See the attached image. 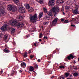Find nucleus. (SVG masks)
<instances>
[{"mask_svg":"<svg viewBox=\"0 0 79 79\" xmlns=\"http://www.w3.org/2000/svg\"><path fill=\"white\" fill-rule=\"evenodd\" d=\"M11 26H16L18 28H21L22 27L24 26V23H19L18 24V21L17 20H15L10 23Z\"/></svg>","mask_w":79,"mask_h":79,"instance_id":"f257e3e1","label":"nucleus"},{"mask_svg":"<svg viewBox=\"0 0 79 79\" xmlns=\"http://www.w3.org/2000/svg\"><path fill=\"white\" fill-rule=\"evenodd\" d=\"M30 21L31 22H33L34 23H35L37 21L38 19L37 14H35L33 15H30Z\"/></svg>","mask_w":79,"mask_h":79,"instance_id":"f03ea898","label":"nucleus"},{"mask_svg":"<svg viewBox=\"0 0 79 79\" xmlns=\"http://www.w3.org/2000/svg\"><path fill=\"white\" fill-rule=\"evenodd\" d=\"M52 11L54 13H55L54 15H56L59 13L60 11V10L59 9V7H52Z\"/></svg>","mask_w":79,"mask_h":79,"instance_id":"7ed1b4c3","label":"nucleus"},{"mask_svg":"<svg viewBox=\"0 0 79 79\" xmlns=\"http://www.w3.org/2000/svg\"><path fill=\"white\" fill-rule=\"evenodd\" d=\"M19 13H24L26 12L25 8L24 7H20L19 9Z\"/></svg>","mask_w":79,"mask_h":79,"instance_id":"20e7f679","label":"nucleus"},{"mask_svg":"<svg viewBox=\"0 0 79 79\" xmlns=\"http://www.w3.org/2000/svg\"><path fill=\"white\" fill-rule=\"evenodd\" d=\"M0 11H1V13H0V17L2 16V15H1L2 14V15H3L5 13V9L3 8V7L2 6H0Z\"/></svg>","mask_w":79,"mask_h":79,"instance_id":"39448f33","label":"nucleus"},{"mask_svg":"<svg viewBox=\"0 0 79 79\" xmlns=\"http://www.w3.org/2000/svg\"><path fill=\"white\" fill-rule=\"evenodd\" d=\"M55 0H49L48 5L50 6H53Z\"/></svg>","mask_w":79,"mask_h":79,"instance_id":"423d86ee","label":"nucleus"},{"mask_svg":"<svg viewBox=\"0 0 79 79\" xmlns=\"http://www.w3.org/2000/svg\"><path fill=\"white\" fill-rule=\"evenodd\" d=\"M57 21H58V18H55L52 21V26H55L56 24V23H57Z\"/></svg>","mask_w":79,"mask_h":79,"instance_id":"0eeeda50","label":"nucleus"},{"mask_svg":"<svg viewBox=\"0 0 79 79\" xmlns=\"http://www.w3.org/2000/svg\"><path fill=\"white\" fill-rule=\"evenodd\" d=\"M73 13L75 15H79V10L78 8H76L75 9L73 12Z\"/></svg>","mask_w":79,"mask_h":79,"instance_id":"6e6552de","label":"nucleus"},{"mask_svg":"<svg viewBox=\"0 0 79 79\" xmlns=\"http://www.w3.org/2000/svg\"><path fill=\"white\" fill-rule=\"evenodd\" d=\"M13 7V6H12V5H8L7 7V9L8 11H11L12 10Z\"/></svg>","mask_w":79,"mask_h":79,"instance_id":"1a4fd4ad","label":"nucleus"},{"mask_svg":"<svg viewBox=\"0 0 79 79\" xmlns=\"http://www.w3.org/2000/svg\"><path fill=\"white\" fill-rule=\"evenodd\" d=\"M63 3H64L63 0H58L56 2V3L57 4H63Z\"/></svg>","mask_w":79,"mask_h":79,"instance_id":"9d476101","label":"nucleus"},{"mask_svg":"<svg viewBox=\"0 0 79 79\" xmlns=\"http://www.w3.org/2000/svg\"><path fill=\"white\" fill-rule=\"evenodd\" d=\"M10 30L11 32V34H13L15 32V29L12 27L10 28Z\"/></svg>","mask_w":79,"mask_h":79,"instance_id":"9b49d317","label":"nucleus"},{"mask_svg":"<svg viewBox=\"0 0 79 79\" xmlns=\"http://www.w3.org/2000/svg\"><path fill=\"white\" fill-rule=\"evenodd\" d=\"M71 58L72 59H73L74 58V56L72 54H70L69 56L67 57V58L68 60H70L71 59Z\"/></svg>","mask_w":79,"mask_h":79,"instance_id":"f8f14e48","label":"nucleus"},{"mask_svg":"<svg viewBox=\"0 0 79 79\" xmlns=\"http://www.w3.org/2000/svg\"><path fill=\"white\" fill-rule=\"evenodd\" d=\"M21 66L22 68H25L26 66V63L24 62H23L21 63Z\"/></svg>","mask_w":79,"mask_h":79,"instance_id":"ddd939ff","label":"nucleus"},{"mask_svg":"<svg viewBox=\"0 0 79 79\" xmlns=\"http://www.w3.org/2000/svg\"><path fill=\"white\" fill-rule=\"evenodd\" d=\"M11 10H12V11L13 12L16 11L17 10V8H16V7L13 6V7H12Z\"/></svg>","mask_w":79,"mask_h":79,"instance_id":"4468645a","label":"nucleus"},{"mask_svg":"<svg viewBox=\"0 0 79 79\" xmlns=\"http://www.w3.org/2000/svg\"><path fill=\"white\" fill-rule=\"evenodd\" d=\"M43 15V12H41L40 13L39 15L38 16V18L39 19H40L42 18V16Z\"/></svg>","mask_w":79,"mask_h":79,"instance_id":"2eb2a0df","label":"nucleus"},{"mask_svg":"<svg viewBox=\"0 0 79 79\" xmlns=\"http://www.w3.org/2000/svg\"><path fill=\"white\" fill-rule=\"evenodd\" d=\"M44 18L45 20H49V19H50V17L48 15H46L45 16Z\"/></svg>","mask_w":79,"mask_h":79,"instance_id":"dca6fc26","label":"nucleus"},{"mask_svg":"<svg viewBox=\"0 0 79 79\" xmlns=\"http://www.w3.org/2000/svg\"><path fill=\"white\" fill-rule=\"evenodd\" d=\"M8 35L6 34L4 35V36L3 37V39L4 41H6V39H7V38H8Z\"/></svg>","mask_w":79,"mask_h":79,"instance_id":"f3484780","label":"nucleus"},{"mask_svg":"<svg viewBox=\"0 0 79 79\" xmlns=\"http://www.w3.org/2000/svg\"><path fill=\"white\" fill-rule=\"evenodd\" d=\"M25 6L26 9L29 10V9L30 8V6H29V5L26 4L24 5Z\"/></svg>","mask_w":79,"mask_h":79,"instance_id":"a211bd4d","label":"nucleus"},{"mask_svg":"<svg viewBox=\"0 0 79 79\" xmlns=\"http://www.w3.org/2000/svg\"><path fill=\"white\" fill-rule=\"evenodd\" d=\"M4 52L5 53H9V52H10V50L8 49L7 48H6L4 49Z\"/></svg>","mask_w":79,"mask_h":79,"instance_id":"6ab92c4d","label":"nucleus"},{"mask_svg":"<svg viewBox=\"0 0 79 79\" xmlns=\"http://www.w3.org/2000/svg\"><path fill=\"white\" fill-rule=\"evenodd\" d=\"M34 68L33 67L30 66L29 68V71H31V72H32V71H34Z\"/></svg>","mask_w":79,"mask_h":79,"instance_id":"aec40b11","label":"nucleus"},{"mask_svg":"<svg viewBox=\"0 0 79 79\" xmlns=\"http://www.w3.org/2000/svg\"><path fill=\"white\" fill-rule=\"evenodd\" d=\"M34 11V9L32 7H30L28 9V11L29 12H32Z\"/></svg>","mask_w":79,"mask_h":79,"instance_id":"412c9836","label":"nucleus"},{"mask_svg":"<svg viewBox=\"0 0 79 79\" xmlns=\"http://www.w3.org/2000/svg\"><path fill=\"white\" fill-rule=\"evenodd\" d=\"M13 1H14L15 3H16V4H17V3H19V0H13Z\"/></svg>","mask_w":79,"mask_h":79,"instance_id":"4be33fe9","label":"nucleus"},{"mask_svg":"<svg viewBox=\"0 0 79 79\" xmlns=\"http://www.w3.org/2000/svg\"><path fill=\"white\" fill-rule=\"evenodd\" d=\"M38 2L40 3V4H44V1L43 0H40L38 1Z\"/></svg>","mask_w":79,"mask_h":79,"instance_id":"5701e85b","label":"nucleus"},{"mask_svg":"<svg viewBox=\"0 0 79 79\" xmlns=\"http://www.w3.org/2000/svg\"><path fill=\"white\" fill-rule=\"evenodd\" d=\"M48 15H49V16H53V15L52 14V12H48Z\"/></svg>","mask_w":79,"mask_h":79,"instance_id":"b1692460","label":"nucleus"},{"mask_svg":"<svg viewBox=\"0 0 79 79\" xmlns=\"http://www.w3.org/2000/svg\"><path fill=\"white\" fill-rule=\"evenodd\" d=\"M7 26V25H4L3 26H2V27H3L4 31H5L6 28V27Z\"/></svg>","mask_w":79,"mask_h":79,"instance_id":"393cba45","label":"nucleus"},{"mask_svg":"<svg viewBox=\"0 0 79 79\" xmlns=\"http://www.w3.org/2000/svg\"><path fill=\"white\" fill-rule=\"evenodd\" d=\"M4 32L5 31H4V29L3 27H2L1 28H0V32Z\"/></svg>","mask_w":79,"mask_h":79,"instance_id":"a878e982","label":"nucleus"},{"mask_svg":"<svg viewBox=\"0 0 79 79\" xmlns=\"http://www.w3.org/2000/svg\"><path fill=\"white\" fill-rule=\"evenodd\" d=\"M79 74L77 73H73V76H77Z\"/></svg>","mask_w":79,"mask_h":79,"instance_id":"bb28decb","label":"nucleus"},{"mask_svg":"<svg viewBox=\"0 0 79 79\" xmlns=\"http://www.w3.org/2000/svg\"><path fill=\"white\" fill-rule=\"evenodd\" d=\"M24 53V54L23 55V56L25 58H26V57H27V53L26 52H25Z\"/></svg>","mask_w":79,"mask_h":79,"instance_id":"cd10ccee","label":"nucleus"},{"mask_svg":"<svg viewBox=\"0 0 79 79\" xmlns=\"http://www.w3.org/2000/svg\"><path fill=\"white\" fill-rule=\"evenodd\" d=\"M43 10L44 13H47V9L45 8V7L43 8Z\"/></svg>","mask_w":79,"mask_h":79,"instance_id":"c85d7f7f","label":"nucleus"},{"mask_svg":"<svg viewBox=\"0 0 79 79\" xmlns=\"http://www.w3.org/2000/svg\"><path fill=\"white\" fill-rule=\"evenodd\" d=\"M34 67L35 69H37V68H38V65H37V64H35L34 65Z\"/></svg>","mask_w":79,"mask_h":79,"instance_id":"c756f323","label":"nucleus"},{"mask_svg":"<svg viewBox=\"0 0 79 79\" xmlns=\"http://www.w3.org/2000/svg\"><path fill=\"white\" fill-rule=\"evenodd\" d=\"M69 8H70V7L69 6H65V9L67 10H68Z\"/></svg>","mask_w":79,"mask_h":79,"instance_id":"7c9ffc66","label":"nucleus"},{"mask_svg":"<svg viewBox=\"0 0 79 79\" xmlns=\"http://www.w3.org/2000/svg\"><path fill=\"white\" fill-rule=\"evenodd\" d=\"M42 33H41L39 35V38H42Z\"/></svg>","mask_w":79,"mask_h":79,"instance_id":"2f4dec72","label":"nucleus"},{"mask_svg":"<svg viewBox=\"0 0 79 79\" xmlns=\"http://www.w3.org/2000/svg\"><path fill=\"white\" fill-rule=\"evenodd\" d=\"M69 21L68 20H66L64 21V23H69Z\"/></svg>","mask_w":79,"mask_h":79,"instance_id":"473e14b6","label":"nucleus"},{"mask_svg":"<svg viewBox=\"0 0 79 79\" xmlns=\"http://www.w3.org/2000/svg\"><path fill=\"white\" fill-rule=\"evenodd\" d=\"M60 68H64V66L63 65H61L59 66Z\"/></svg>","mask_w":79,"mask_h":79,"instance_id":"72a5a7b5","label":"nucleus"},{"mask_svg":"<svg viewBox=\"0 0 79 79\" xmlns=\"http://www.w3.org/2000/svg\"><path fill=\"white\" fill-rule=\"evenodd\" d=\"M30 58L31 59H32V58H34V56L32 55L30 56Z\"/></svg>","mask_w":79,"mask_h":79,"instance_id":"f704fd0d","label":"nucleus"},{"mask_svg":"<svg viewBox=\"0 0 79 79\" xmlns=\"http://www.w3.org/2000/svg\"><path fill=\"white\" fill-rule=\"evenodd\" d=\"M69 75V73H65V76L66 77H67V76H68V75Z\"/></svg>","mask_w":79,"mask_h":79,"instance_id":"c9c22d12","label":"nucleus"},{"mask_svg":"<svg viewBox=\"0 0 79 79\" xmlns=\"http://www.w3.org/2000/svg\"><path fill=\"white\" fill-rule=\"evenodd\" d=\"M72 19H73L72 21H76V19H75V18H73Z\"/></svg>","mask_w":79,"mask_h":79,"instance_id":"e433bc0d","label":"nucleus"},{"mask_svg":"<svg viewBox=\"0 0 79 79\" xmlns=\"http://www.w3.org/2000/svg\"><path fill=\"white\" fill-rule=\"evenodd\" d=\"M48 23H49V22H47L45 23V25H47L48 24Z\"/></svg>","mask_w":79,"mask_h":79,"instance_id":"4c0bfd02","label":"nucleus"},{"mask_svg":"<svg viewBox=\"0 0 79 79\" xmlns=\"http://www.w3.org/2000/svg\"><path fill=\"white\" fill-rule=\"evenodd\" d=\"M61 21H64V19H61Z\"/></svg>","mask_w":79,"mask_h":79,"instance_id":"58836bf2","label":"nucleus"},{"mask_svg":"<svg viewBox=\"0 0 79 79\" xmlns=\"http://www.w3.org/2000/svg\"><path fill=\"white\" fill-rule=\"evenodd\" d=\"M73 69H75V70L76 69V70H77V67H74L73 68Z\"/></svg>","mask_w":79,"mask_h":79,"instance_id":"ea45409f","label":"nucleus"},{"mask_svg":"<svg viewBox=\"0 0 79 79\" xmlns=\"http://www.w3.org/2000/svg\"><path fill=\"white\" fill-rule=\"evenodd\" d=\"M44 39H48V38H47V37H45V36H44Z\"/></svg>","mask_w":79,"mask_h":79,"instance_id":"a19ab883","label":"nucleus"},{"mask_svg":"<svg viewBox=\"0 0 79 79\" xmlns=\"http://www.w3.org/2000/svg\"><path fill=\"white\" fill-rule=\"evenodd\" d=\"M37 61H38L39 62H40V60L39 59L38 60H37Z\"/></svg>","mask_w":79,"mask_h":79,"instance_id":"79ce46f5","label":"nucleus"},{"mask_svg":"<svg viewBox=\"0 0 79 79\" xmlns=\"http://www.w3.org/2000/svg\"><path fill=\"white\" fill-rule=\"evenodd\" d=\"M71 26L72 27H73H73H75V25H74L73 24H71Z\"/></svg>","mask_w":79,"mask_h":79,"instance_id":"37998d69","label":"nucleus"},{"mask_svg":"<svg viewBox=\"0 0 79 79\" xmlns=\"http://www.w3.org/2000/svg\"><path fill=\"white\" fill-rule=\"evenodd\" d=\"M23 18V17H22V16H20L19 17V19H20V18Z\"/></svg>","mask_w":79,"mask_h":79,"instance_id":"c03bdc74","label":"nucleus"},{"mask_svg":"<svg viewBox=\"0 0 79 79\" xmlns=\"http://www.w3.org/2000/svg\"><path fill=\"white\" fill-rule=\"evenodd\" d=\"M28 52L29 53H31V51L30 50H29L28 51Z\"/></svg>","mask_w":79,"mask_h":79,"instance_id":"a18cd8bd","label":"nucleus"},{"mask_svg":"<svg viewBox=\"0 0 79 79\" xmlns=\"http://www.w3.org/2000/svg\"><path fill=\"white\" fill-rule=\"evenodd\" d=\"M64 77H61L60 79H64Z\"/></svg>","mask_w":79,"mask_h":79,"instance_id":"49530a36","label":"nucleus"},{"mask_svg":"<svg viewBox=\"0 0 79 79\" xmlns=\"http://www.w3.org/2000/svg\"><path fill=\"white\" fill-rule=\"evenodd\" d=\"M41 29H44V26H42L41 27Z\"/></svg>","mask_w":79,"mask_h":79,"instance_id":"de8ad7c7","label":"nucleus"},{"mask_svg":"<svg viewBox=\"0 0 79 79\" xmlns=\"http://www.w3.org/2000/svg\"><path fill=\"white\" fill-rule=\"evenodd\" d=\"M39 41H40V42H41V41H42V39H40L39 40Z\"/></svg>","mask_w":79,"mask_h":79,"instance_id":"09e8293b","label":"nucleus"},{"mask_svg":"<svg viewBox=\"0 0 79 79\" xmlns=\"http://www.w3.org/2000/svg\"><path fill=\"white\" fill-rule=\"evenodd\" d=\"M34 45L35 46V47H36V44L35 43L34 44Z\"/></svg>","mask_w":79,"mask_h":79,"instance_id":"8fccbe9b","label":"nucleus"},{"mask_svg":"<svg viewBox=\"0 0 79 79\" xmlns=\"http://www.w3.org/2000/svg\"><path fill=\"white\" fill-rule=\"evenodd\" d=\"M19 73H22V71H21V70H20L19 71Z\"/></svg>","mask_w":79,"mask_h":79,"instance_id":"3c124183","label":"nucleus"},{"mask_svg":"<svg viewBox=\"0 0 79 79\" xmlns=\"http://www.w3.org/2000/svg\"><path fill=\"white\" fill-rule=\"evenodd\" d=\"M35 28H33V31H35Z\"/></svg>","mask_w":79,"mask_h":79,"instance_id":"603ef678","label":"nucleus"},{"mask_svg":"<svg viewBox=\"0 0 79 79\" xmlns=\"http://www.w3.org/2000/svg\"><path fill=\"white\" fill-rule=\"evenodd\" d=\"M1 73H3V70L2 69V71H1Z\"/></svg>","mask_w":79,"mask_h":79,"instance_id":"864d4df0","label":"nucleus"},{"mask_svg":"<svg viewBox=\"0 0 79 79\" xmlns=\"http://www.w3.org/2000/svg\"><path fill=\"white\" fill-rule=\"evenodd\" d=\"M14 74V73H12L11 74V76H13V75Z\"/></svg>","mask_w":79,"mask_h":79,"instance_id":"5fc2aeb1","label":"nucleus"},{"mask_svg":"<svg viewBox=\"0 0 79 79\" xmlns=\"http://www.w3.org/2000/svg\"><path fill=\"white\" fill-rule=\"evenodd\" d=\"M75 63H76V61L74 60L73 63H74V64H75Z\"/></svg>","mask_w":79,"mask_h":79,"instance_id":"6e6d98bb","label":"nucleus"},{"mask_svg":"<svg viewBox=\"0 0 79 79\" xmlns=\"http://www.w3.org/2000/svg\"><path fill=\"white\" fill-rule=\"evenodd\" d=\"M67 79H72V78H71L70 77H69V78H68Z\"/></svg>","mask_w":79,"mask_h":79,"instance_id":"4d7b16f0","label":"nucleus"},{"mask_svg":"<svg viewBox=\"0 0 79 79\" xmlns=\"http://www.w3.org/2000/svg\"><path fill=\"white\" fill-rule=\"evenodd\" d=\"M2 35H3V34H1V35H0V37H2Z\"/></svg>","mask_w":79,"mask_h":79,"instance_id":"13d9d810","label":"nucleus"},{"mask_svg":"<svg viewBox=\"0 0 79 79\" xmlns=\"http://www.w3.org/2000/svg\"><path fill=\"white\" fill-rule=\"evenodd\" d=\"M53 77H51V78H53Z\"/></svg>","mask_w":79,"mask_h":79,"instance_id":"bf43d9fd","label":"nucleus"},{"mask_svg":"<svg viewBox=\"0 0 79 79\" xmlns=\"http://www.w3.org/2000/svg\"><path fill=\"white\" fill-rule=\"evenodd\" d=\"M35 71H33V73H35Z\"/></svg>","mask_w":79,"mask_h":79,"instance_id":"052dcab7","label":"nucleus"},{"mask_svg":"<svg viewBox=\"0 0 79 79\" xmlns=\"http://www.w3.org/2000/svg\"><path fill=\"white\" fill-rule=\"evenodd\" d=\"M48 63H51V62H50V61H48Z\"/></svg>","mask_w":79,"mask_h":79,"instance_id":"680f3d73","label":"nucleus"},{"mask_svg":"<svg viewBox=\"0 0 79 79\" xmlns=\"http://www.w3.org/2000/svg\"><path fill=\"white\" fill-rule=\"evenodd\" d=\"M77 24H78V23H79V22H77Z\"/></svg>","mask_w":79,"mask_h":79,"instance_id":"e2e57ef3","label":"nucleus"},{"mask_svg":"<svg viewBox=\"0 0 79 79\" xmlns=\"http://www.w3.org/2000/svg\"><path fill=\"white\" fill-rule=\"evenodd\" d=\"M63 14L64 15H64L65 14L64 13V12H63Z\"/></svg>","mask_w":79,"mask_h":79,"instance_id":"0e129e2a","label":"nucleus"},{"mask_svg":"<svg viewBox=\"0 0 79 79\" xmlns=\"http://www.w3.org/2000/svg\"><path fill=\"white\" fill-rule=\"evenodd\" d=\"M6 0L7 1H9L10 0Z\"/></svg>","mask_w":79,"mask_h":79,"instance_id":"69168bd1","label":"nucleus"},{"mask_svg":"<svg viewBox=\"0 0 79 79\" xmlns=\"http://www.w3.org/2000/svg\"><path fill=\"white\" fill-rule=\"evenodd\" d=\"M28 73H30V72L29 71L28 72Z\"/></svg>","mask_w":79,"mask_h":79,"instance_id":"338daca9","label":"nucleus"},{"mask_svg":"<svg viewBox=\"0 0 79 79\" xmlns=\"http://www.w3.org/2000/svg\"><path fill=\"white\" fill-rule=\"evenodd\" d=\"M27 37H28V36H27Z\"/></svg>","mask_w":79,"mask_h":79,"instance_id":"774afa93","label":"nucleus"}]
</instances>
